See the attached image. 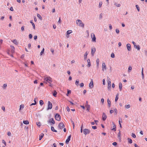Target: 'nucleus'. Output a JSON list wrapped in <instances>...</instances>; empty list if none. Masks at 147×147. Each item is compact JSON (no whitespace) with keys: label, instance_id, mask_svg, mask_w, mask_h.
<instances>
[{"label":"nucleus","instance_id":"f257e3e1","mask_svg":"<svg viewBox=\"0 0 147 147\" xmlns=\"http://www.w3.org/2000/svg\"><path fill=\"white\" fill-rule=\"evenodd\" d=\"M76 23L77 25L83 28L84 26V24L82 23L81 20H77L76 21Z\"/></svg>","mask_w":147,"mask_h":147},{"label":"nucleus","instance_id":"f03ea898","mask_svg":"<svg viewBox=\"0 0 147 147\" xmlns=\"http://www.w3.org/2000/svg\"><path fill=\"white\" fill-rule=\"evenodd\" d=\"M44 80L50 84H51L52 82V78L49 76H48L46 78L45 77Z\"/></svg>","mask_w":147,"mask_h":147},{"label":"nucleus","instance_id":"7ed1b4c3","mask_svg":"<svg viewBox=\"0 0 147 147\" xmlns=\"http://www.w3.org/2000/svg\"><path fill=\"white\" fill-rule=\"evenodd\" d=\"M107 79L108 80V90H110L111 88V82L109 80H110V79L108 77H107Z\"/></svg>","mask_w":147,"mask_h":147},{"label":"nucleus","instance_id":"20e7f679","mask_svg":"<svg viewBox=\"0 0 147 147\" xmlns=\"http://www.w3.org/2000/svg\"><path fill=\"white\" fill-rule=\"evenodd\" d=\"M55 119L58 121H60L61 120V116L58 113H57L55 116Z\"/></svg>","mask_w":147,"mask_h":147},{"label":"nucleus","instance_id":"39448f33","mask_svg":"<svg viewBox=\"0 0 147 147\" xmlns=\"http://www.w3.org/2000/svg\"><path fill=\"white\" fill-rule=\"evenodd\" d=\"M91 37L92 39V41L94 42H96V37L94 33H92L91 35Z\"/></svg>","mask_w":147,"mask_h":147},{"label":"nucleus","instance_id":"423d86ee","mask_svg":"<svg viewBox=\"0 0 147 147\" xmlns=\"http://www.w3.org/2000/svg\"><path fill=\"white\" fill-rule=\"evenodd\" d=\"M90 130L88 129H84L83 133L84 134L86 135L90 133Z\"/></svg>","mask_w":147,"mask_h":147},{"label":"nucleus","instance_id":"0eeeda50","mask_svg":"<svg viewBox=\"0 0 147 147\" xmlns=\"http://www.w3.org/2000/svg\"><path fill=\"white\" fill-rule=\"evenodd\" d=\"M52 103L49 101L48 102V105L47 108V110L51 109L52 108Z\"/></svg>","mask_w":147,"mask_h":147},{"label":"nucleus","instance_id":"6e6552de","mask_svg":"<svg viewBox=\"0 0 147 147\" xmlns=\"http://www.w3.org/2000/svg\"><path fill=\"white\" fill-rule=\"evenodd\" d=\"M65 127L64 124L63 122H60L58 125V127L60 129H62Z\"/></svg>","mask_w":147,"mask_h":147},{"label":"nucleus","instance_id":"1a4fd4ad","mask_svg":"<svg viewBox=\"0 0 147 147\" xmlns=\"http://www.w3.org/2000/svg\"><path fill=\"white\" fill-rule=\"evenodd\" d=\"M49 123H52L53 124H54L55 123V121L53 118L50 119L49 120L47 121Z\"/></svg>","mask_w":147,"mask_h":147},{"label":"nucleus","instance_id":"9d476101","mask_svg":"<svg viewBox=\"0 0 147 147\" xmlns=\"http://www.w3.org/2000/svg\"><path fill=\"white\" fill-rule=\"evenodd\" d=\"M107 117V116L106 115V114L104 113H102V119L103 121H105Z\"/></svg>","mask_w":147,"mask_h":147},{"label":"nucleus","instance_id":"9b49d317","mask_svg":"<svg viewBox=\"0 0 147 147\" xmlns=\"http://www.w3.org/2000/svg\"><path fill=\"white\" fill-rule=\"evenodd\" d=\"M102 70L103 71H104V70H106V67L104 62L102 63Z\"/></svg>","mask_w":147,"mask_h":147},{"label":"nucleus","instance_id":"f8f14e48","mask_svg":"<svg viewBox=\"0 0 147 147\" xmlns=\"http://www.w3.org/2000/svg\"><path fill=\"white\" fill-rule=\"evenodd\" d=\"M71 136V135H70L69 136L67 139L66 140L65 143L67 144H68L69 141H70Z\"/></svg>","mask_w":147,"mask_h":147},{"label":"nucleus","instance_id":"ddd939ff","mask_svg":"<svg viewBox=\"0 0 147 147\" xmlns=\"http://www.w3.org/2000/svg\"><path fill=\"white\" fill-rule=\"evenodd\" d=\"M93 86V82L92 80H91L89 84V87L90 88H92Z\"/></svg>","mask_w":147,"mask_h":147},{"label":"nucleus","instance_id":"4468645a","mask_svg":"<svg viewBox=\"0 0 147 147\" xmlns=\"http://www.w3.org/2000/svg\"><path fill=\"white\" fill-rule=\"evenodd\" d=\"M112 124L113 125V128L112 129V130H113L114 131H115L116 130V127L115 125L113 122H112Z\"/></svg>","mask_w":147,"mask_h":147},{"label":"nucleus","instance_id":"2eb2a0df","mask_svg":"<svg viewBox=\"0 0 147 147\" xmlns=\"http://www.w3.org/2000/svg\"><path fill=\"white\" fill-rule=\"evenodd\" d=\"M126 47L127 48V50L129 51L131 50V45L129 44H127L126 45Z\"/></svg>","mask_w":147,"mask_h":147},{"label":"nucleus","instance_id":"dca6fc26","mask_svg":"<svg viewBox=\"0 0 147 147\" xmlns=\"http://www.w3.org/2000/svg\"><path fill=\"white\" fill-rule=\"evenodd\" d=\"M96 51V49L95 48L92 49H91V54L92 55H93Z\"/></svg>","mask_w":147,"mask_h":147},{"label":"nucleus","instance_id":"f3484780","mask_svg":"<svg viewBox=\"0 0 147 147\" xmlns=\"http://www.w3.org/2000/svg\"><path fill=\"white\" fill-rule=\"evenodd\" d=\"M10 47L11 48V52L12 53H14L15 52V48L13 46H12V45H11Z\"/></svg>","mask_w":147,"mask_h":147},{"label":"nucleus","instance_id":"a211bd4d","mask_svg":"<svg viewBox=\"0 0 147 147\" xmlns=\"http://www.w3.org/2000/svg\"><path fill=\"white\" fill-rule=\"evenodd\" d=\"M30 22L32 24L33 29L34 30L35 29V25L34 23L33 22L32 20H31L30 21Z\"/></svg>","mask_w":147,"mask_h":147},{"label":"nucleus","instance_id":"6ab92c4d","mask_svg":"<svg viewBox=\"0 0 147 147\" xmlns=\"http://www.w3.org/2000/svg\"><path fill=\"white\" fill-rule=\"evenodd\" d=\"M87 62L88 63L87 66L88 67H89L91 66V63H90V59H88L87 60Z\"/></svg>","mask_w":147,"mask_h":147},{"label":"nucleus","instance_id":"aec40b11","mask_svg":"<svg viewBox=\"0 0 147 147\" xmlns=\"http://www.w3.org/2000/svg\"><path fill=\"white\" fill-rule=\"evenodd\" d=\"M88 52L87 51H86L84 55V59L85 60L86 59L87 57V55H88Z\"/></svg>","mask_w":147,"mask_h":147},{"label":"nucleus","instance_id":"412c9836","mask_svg":"<svg viewBox=\"0 0 147 147\" xmlns=\"http://www.w3.org/2000/svg\"><path fill=\"white\" fill-rule=\"evenodd\" d=\"M44 136V134L42 133L40 135V136L39 137V140H40L42 139L43 137Z\"/></svg>","mask_w":147,"mask_h":147},{"label":"nucleus","instance_id":"4be33fe9","mask_svg":"<svg viewBox=\"0 0 147 147\" xmlns=\"http://www.w3.org/2000/svg\"><path fill=\"white\" fill-rule=\"evenodd\" d=\"M107 102L108 103V107H110L111 105V102L110 100H109V98L107 99Z\"/></svg>","mask_w":147,"mask_h":147},{"label":"nucleus","instance_id":"5701e85b","mask_svg":"<svg viewBox=\"0 0 147 147\" xmlns=\"http://www.w3.org/2000/svg\"><path fill=\"white\" fill-rule=\"evenodd\" d=\"M128 142L130 144H131L132 143V140L129 138H127Z\"/></svg>","mask_w":147,"mask_h":147},{"label":"nucleus","instance_id":"b1692460","mask_svg":"<svg viewBox=\"0 0 147 147\" xmlns=\"http://www.w3.org/2000/svg\"><path fill=\"white\" fill-rule=\"evenodd\" d=\"M119 88L120 89V91H121L122 90V84L121 82L119 83Z\"/></svg>","mask_w":147,"mask_h":147},{"label":"nucleus","instance_id":"393cba45","mask_svg":"<svg viewBox=\"0 0 147 147\" xmlns=\"http://www.w3.org/2000/svg\"><path fill=\"white\" fill-rule=\"evenodd\" d=\"M23 123L25 124H28L29 123V121L28 120L24 121H23Z\"/></svg>","mask_w":147,"mask_h":147},{"label":"nucleus","instance_id":"a878e982","mask_svg":"<svg viewBox=\"0 0 147 147\" xmlns=\"http://www.w3.org/2000/svg\"><path fill=\"white\" fill-rule=\"evenodd\" d=\"M37 17L41 20H42V18L41 16L39 14H37Z\"/></svg>","mask_w":147,"mask_h":147},{"label":"nucleus","instance_id":"bb28decb","mask_svg":"<svg viewBox=\"0 0 147 147\" xmlns=\"http://www.w3.org/2000/svg\"><path fill=\"white\" fill-rule=\"evenodd\" d=\"M86 106L87 108V111H88V112H89V111L90 108V105H87Z\"/></svg>","mask_w":147,"mask_h":147},{"label":"nucleus","instance_id":"cd10ccee","mask_svg":"<svg viewBox=\"0 0 147 147\" xmlns=\"http://www.w3.org/2000/svg\"><path fill=\"white\" fill-rule=\"evenodd\" d=\"M51 130L55 132H57V131L55 129L54 127H53V126H51Z\"/></svg>","mask_w":147,"mask_h":147},{"label":"nucleus","instance_id":"c85d7f7f","mask_svg":"<svg viewBox=\"0 0 147 147\" xmlns=\"http://www.w3.org/2000/svg\"><path fill=\"white\" fill-rule=\"evenodd\" d=\"M12 42L15 45H17L18 44V42H17V41L15 40H14Z\"/></svg>","mask_w":147,"mask_h":147},{"label":"nucleus","instance_id":"c756f323","mask_svg":"<svg viewBox=\"0 0 147 147\" xmlns=\"http://www.w3.org/2000/svg\"><path fill=\"white\" fill-rule=\"evenodd\" d=\"M57 94V92L56 90H54V92L53 93V95L54 96L56 97Z\"/></svg>","mask_w":147,"mask_h":147},{"label":"nucleus","instance_id":"7c9ffc66","mask_svg":"<svg viewBox=\"0 0 147 147\" xmlns=\"http://www.w3.org/2000/svg\"><path fill=\"white\" fill-rule=\"evenodd\" d=\"M130 107V105H125V108L128 109Z\"/></svg>","mask_w":147,"mask_h":147},{"label":"nucleus","instance_id":"2f4dec72","mask_svg":"<svg viewBox=\"0 0 147 147\" xmlns=\"http://www.w3.org/2000/svg\"><path fill=\"white\" fill-rule=\"evenodd\" d=\"M135 48L137 49L138 50H140V47L139 45H136L135 47H134Z\"/></svg>","mask_w":147,"mask_h":147},{"label":"nucleus","instance_id":"473e14b6","mask_svg":"<svg viewBox=\"0 0 147 147\" xmlns=\"http://www.w3.org/2000/svg\"><path fill=\"white\" fill-rule=\"evenodd\" d=\"M39 103L40 105L41 106L44 104V102L42 100H40L39 101Z\"/></svg>","mask_w":147,"mask_h":147},{"label":"nucleus","instance_id":"72a5a7b5","mask_svg":"<svg viewBox=\"0 0 147 147\" xmlns=\"http://www.w3.org/2000/svg\"><path fill=\"white\" fill-rule=\"evenodd\" d=\"M71 30H68L67 32V34L69 35V34L72 32Z\"/></svg>","mask_w":147,"mask_h":147},{"label":"nucleus","instance_id":"f704fd0d","mask_svg":"<svg viewBox=\"0 0 147 147\" xmlns=\"http://www.w3.org/2000/svg\"><path fill=\"white\" fill-rule=\"evenodd\" d=\"M102 4V1H100L99 3V8H100L101 7Z\"/></svg>","mask_w":147,"mask_h":147},{"label":"nucleus","instance_id":"c9c22d12","mask_svg":"<svg viewBox=\"0 0 147 147\" xmlns=\"http://www.w3.org/2000/svg\"><path fill=\"white\" fill-rule=\"evenodd\" d=\"M7 86V84H5L3 85V88L4 89H5Z\"/></svg>","mask_w":147,"mask_h":147},{"label":"nucleus","instance_id":"e433bc0d","mask_svg":"<svg viewBox=\"0 0 147 147\" xmlns=\"http://www.w3.org/2000/svg\"><path fill=\"white\" fill-rule=\"evenodd\" d=\"M142 79H143L144 78V73L143 72V68H142Z\"/></svg>","mask_w":147,"mask_h":147},{"label":"nucleus","instance_id":"4c0bfd02","mask_svg":"<svg viewBox=\"0 0 147 147\" xmlns=\"http://www.w3.org/2000/svg\"><path fill=\"white\" fill-rule=\"evenodd\" d=\"M79 81L78 80H76V82H75V84H76V85L77 86H78V85H79Z\"/></svg>","mask_w":147,"mask_h":147},{"label":"nucleus","instance_id":"58836bf2","mask_svg":"<svg viewBox=\"0 0 147 147\" xmlns=\"http://www.w3.org/2000/svg\"><path fill=\"white\" fill-rule=\"evenodd\" d=\"M132 69V67L131 66H129L128 69V71L129 72Z\"/></svg>","mask_w":147,"mask_h":147},{"label":"nucleus","instance_id":"ea45409f","mask_svg":"<svg viewBox=\"0 0 147 147\" xmlns=\"http://www.w3.org/2000/svg\"><path fill=\"white\" fill-rule=\"evenodd\" d=\"M71 92V91L70 90H68L67 91V93L66 94V95L67 96H68V94L70 93Z\"/></svg>","mask_w":147,"mask_h":147},{"label":"nucleus","instance_id":"a19ab883","mask_svg":"<svg viewBox=\"0 0 147 147\" xmlns=\"http://www.w3.org/2000/svg\"><path fill=\"white\" fill-rule=\"evenodd\" d=\"M24 107V105H21L20 106V110L21 109H23Z\"/></svg>","mask_w":147,"mask_h":147},{"label":"nucleus","instance_id":"79ce46f5","mask_svg":"<svg viewBox=\"0 0 147 147\" xmlns=\"http://www.w3.org/2000/svg\"><path fill=\"white\" fill-rule=\"evenodd\" d=\"M44 49L43 48L42 50L41 51L40 53V55H42V54L44 53Z\"/></svg>","mask_w":147,"mask_h":147},{"label":"nucleus","instance_id":"37998d69","mask_svg":"<svg viewBox=\"0 0 147 147\" xmlns=\"http://www.w3.org/2000/svg\"><path fill=\"white\" fill-rule=\"evenodd\" d=\"M111 57L113 58H114L115 57V54L114 53H111Z\"/></svg>","mask_w":147,"mask_h":147},{"label":"nucleus","instance_id":"c03bdc74","mask_svg":"<svg viewBox=\"0 0 147 147\" xmlns=\"http://www.w3.org/2000/svg\"><path fill=\"white\" fill-rule=\"evenodd\" d=\"M136 7L138 11H140V8L138 7V5H136Z\"/></svg>","mask_w":147,"mask_h":147},{"label":"nucleus","instance_id":"a18cd8bd","mask_svg":"<svg viewBox=\"0 0 147 147\" xmlns=\"http://www.w3.org/2000/svg\"><path fill=\"white\" fill-rule=\"evenodd\" d=\"M115 5L117 7H119L121 5L120 4H117L116 3H115Z\"/></svg>","mask_w":147,"mask_h":147},{"label":"nucleus","instance_id":"49530a36","mask_svg":"<svg viewBox=\"0 0 147 147\" xmlns=\"http://www.w3.org/2000/svg\"><path fill=\"white\" fill-rule=\"evenodd\" d=\"M36 125H37L38 127H40L41 125H40V122H36Z\"/></svg>","mask_w":147,"mask_h":147},{"label":"nucleus","instance_id":"de8ad7c7","mask_svg":"<svg viewBox=\"0 0 147 147\" xmlns=\"http://www.w3.org/2000/svg\"><path fill=\"white\" fill-rule=\"evenodd\" d=\"M102 13H100L99 15V18L100 19H101L102 18Z\"/></svg>","mask_w":147,"mask_h":147},{"label":"nucleus","instance_id":"09e8293b","mask_svg":"<svg viewBox=\"0 0 147 147\" xmlns=\"http://www.w3.org/2000/svg\"><path fill=\"white\" fill-rule=\"evenodd\" d=\"M131 136L134 138H135L136 137L135 134L133 133H132Z\"/></svg>","mask_w":147,"mask_h":147},{"label":"nucleus","instance_id":"8fccbe9b","mask_svg":"<svg viewBox=\"0 0 147 147\" xmlns=\"http://www.w3.org/2000/svg\"><path fill=\"white\" fill-rule=\"evenodd\" d=\"M84 84L83 83H82L80 84V87H82L84 86Z\"/></svg>","mask_w":147,"mask_h":147},{"label":"nucleus","instance_id":"3c124183","mask_svg":"<svg viewBox=\"0 0 147 147\" xmlns=\"http://www.w3.org/2000/svg\"><path fill=\"white\" fill-rule=\"evenodd\" d=\"M116 32L117 34H118L119 33V30L118 29H116Z\"/></svg>","mask_w":147,"mask_h":147},{"label":"nucleus","instance_id":"603ef678","mask_svg":"<svg viewBox=\"0 0 147 147\" xmlns=\"http://www.w3.org/2000/svg\"><path fill=\"white\" fill-rule=\"evenodd\" d=\"M29 37L30 39H31L32 38V36L31 34H30L29 35Z\"/></svg>","mask_w":147,"mask_h":147},{"label":"nucleus","instance_id":"864d4df0","mask_svg":"<svg viewBox=\"0 0 147 147\" xmlns=\"http://www.w3.org/2000/svg\"><path fill=\"white\" fill-rule=\"evenodd\" d=\"M117 144V142H113V143H112V144L114 145V146H116Z\"/></svg>","mask_w":147,"mask_h":147},{"label":"nucleus","instance_id":"5fc2aeb1","mask_svg":"<svg viewBox=\"0 0 147 147\" xmlns=\"http://www.w3.org/2000/svg\"><path fill=\"white\" fill-rule=\"evenodd\" d=\"M24 26H23L21 28V30L22 31H24Z\"/></svg>","mask_w":147,"mask_h":147},{"label":"nucleus","instance_id":"6e6d98bb","mask_svg":"<svg viewBox=\"0 0 147 147\" xmlns=\"http://www.w3.org/2000/svg\"><path fill=\"white\" fill-rule=\"evenodd\" d=\"M119 98L118 97H117V96H116L115 100V102H117V101L118 100V99Z\"/></svg>","mask_w":147,"mask_h":147},{"label":"nucleus","instance_id":"4d7b16f0","mask_svg":"<svg viewBox=\"0 0 147 147\" xmlns=\"http://www.w3.org/2000/svg\"><path fill=\"white\" fill-rule=\"evenodd\" d=\"M2 142H3V143L4 144L5 146H6V143L5 142V141L4 140H2Z\"/></svg>","mask_w":147,"mask_h":147},{"label":"nucleus","instance_id":"13d9d810","mask_svg":"<svg viewBox=\"0 0 147 147\" xmlns=\"http://www.w3.org/2000/svg\"><path fill=\"white\" fill-rule=\"evenodd\" d=\"M92 128L93 129H96L97 128V127L96 126H92Z\"/></svg>","mask_w":147,"mask_h":147},{"label":"nucleus","instance_id":"bf43d9fd","mask_svg":"<svg viewBox=\"0 0 147 147\" xmlns=\"http://www.w3.org/2000/svg\"><path fill=\"white\" fill-rule=\"evenodd\" d=\"M101 102H102V104H103V103H104V99H103V98H102V99H101Z\"/></svg>","mask_w":147,"mask_h":147},{"label":"nucleus","instance_id":"052dcab7","mask_svg":"<svg viewBox=\"0 0 147 147\" xmlns=\"http://www.w3.org/2000/svg\"><path fill=\"white\" fill-rule=\"evenodd\" d=\"M67 110L68 112H69L70 111V109L69 108V107H67Z\"/></svg>","mask_w":147,"mask_h":147},{"label":"nucleus","instance_id":"680f3d73","mask_svg":"<svg viewBox=\"0 0 147 147\" xmlns=\"http://www.w3.org/2000/svg\"><path fill=\"white\" fill-rule=\"evenodd\" d=\"M10 10L11 11H13V8L12 7H10Z\"/></svg>","mask_w":147,"mask_h":147},{"label":"nucleus","instance_id":"e2e57ef3","mask_svg":"<svg viewBox=\"0 0 147 147\" xmlns=\"http://www.w3.org/2000/svg\"><path fill=\"white\" fill-rule=\"evenodd\" d=\"M37 36H34V39L35 40H36L37 39Z\"/></svg>","mask_w":147,"mask_h":147},{"label":"nucleus","instance_id":"0e129e2a","mask_svg":"<svg viewBox=\"0 0 147 147\" xmlns=\"http://www.w3.org/2000/svg\"><path fill=\"white\" fill-rule=\"evenodd\" d=\"M7 134L8 136H10L11 135V133L9 131L7 133Z\"/></svg>","mask_w":147,"mask_h":147},{"label":"nucleus","instance_id":"69168bd1","mask_svg":"<svg viewBox=\"0 0 147 147\" xmlns=\"http://www.w3.org/2000/svg\"><path fill=\"white\" fill-rule=\"evenodd\" d=\"M109 27L110 30H111V29H112V26L111 24H110L109 25Z\"/></svg>","mask_w":147,"mask_h":147},{"label":"nucleus","instance_id":"338daca9","mask_svg":"<svg viewBox=\"0 0 147 147\" xmlns=\"http://www.w3.org/2000/svg\"><path fill=\"white\" fill-rule=\"evenodd\" d=\"M94 121L95 122V124L96 125H97V123L98 122V121L97 120H95Z\"/></svg>","mask_w":147,"mask_h":147},{"label":"nucleus","instance_id":"774afa93","mask_svg":"<svg viewBox=\"0 0 147 147\" xmlns=\"http://www.w3.org/2000/svg\"><path fill=\"white\" fill-rule=\"evenodd\" d=\"M71 80H72V77L71 76H70L69 77L68 80L69 81H71Z\"/></svg>","mask_w":147,"mask_h":147}]
</instances>
